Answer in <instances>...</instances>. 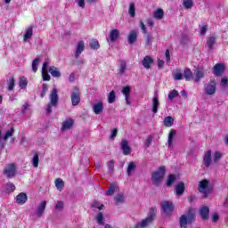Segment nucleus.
<instances>
[{"label": "nucleus", "mask_w": 228, "mask_h": 228, "mask_svg": "<svg viewBox=\"0 0 228 228\" xmlns=\"http://www.w3.org/2000/svg\"><path fill=\"white\" fill-rule=\"evenodd\" d=\"M167 174V168L165 166L159 167V169L151 174V182L154 186H160Z\"/></svg>", "instance_id": "f257e3e1"}, {"label": "nucleus", "mask_w": 228, "mask_h": 228, "mask_svg": "<svg viewBox=\"0 0 228 228\" xmlns=\"http://www.w3.org/2000/svg\"><path fill=\"white\" fill-rule=\"evenodd\" d=\"M196 216H195V209L193 208H189L187 210L186 215H183L180 217V227L181 228H187L188 224H193V221L195 220Z\"/></svg>", "instance_id": "f03ea898"}, {"label": "nucleus", "mask_w": 228, "mask_h": 228, "mask_svg": "<svg viewBox=\"0 0 228 228\" xmlns=\"http://www.w3.org/2000/svg\"><path fill=\"white\" fill-rule=\"evenodd\" d=\"M198 191H200V193H202L203 199H208L211 191H213V188L211 187V183H209V180L208 179L201 180L198 186Z\"/></svg>", "instance_id": "7ed1b4c3"}, {"label": "nucleus", "mask_w": 228, "mask_h": 228, "mask_svg": "<svg viewBox=\"0 0 228 228\" xmlns=\"http://www.w3.org/2000/svg\"><path fill=\"white\" fill-rule=\"evenodd\" d=\"M156 213H157L156 207H151L150 208V216L147 218L142 219L141 223H137L134 228L148 227L150 224H152L154 220V216H156Z\"/></svg>", "instance_id": "20e7f679"}, {"label": "nucleus", "mask_w": 228, "mask_h": 228, "mask_svg": "<svg viewBox=\"0 0 228 228\" xmlns=\"http://www.w3.org/2000/svg\"><path fill=\"white\" fill-rule=\"evenodd\" d=\"M53 106H58V89L53 88L50 94V102L46 106V113H53Z\"/></svg>", "instance_id": "39448f33"}, {"label": "nucleus", "mask_w": 228, "mask_h": 228, "mask_svg": "<svg viewBox=\"0 0 228 228\" xmlns=\"http://www.w3.org/2000/svg\"><path fill=\"white\" fill-rule=\"evenodd\" d=\"M70 97L72 106H77L81 102V91L79 87L76 86L73 87Z\"/></svg>", "instance_id": "423d86ee"}, {"label": "nucleus", "mask_w": 228, "mask_h": 228, "mask_svg": "<svg viewBox=\"0 0 228 228\" xmlns=\"http://www.w3.org/2000/svg\"><path fill=\"white\" fill-rule=\"evenodd\" d=\"M4 175H6L8 179H13L17 175V166L15 163H11L4 168Z\"/></svg>", "instance_id": "0eeeda50"}, {"label": "nucleus", "mask_w": 228, "mask_h": 228, "mask_svg": "<svg viewBox=\"0 0 228 228\" xmlns=\"http://www.w3.org/2000/svg\"><path fill=\"white\" fill-rule=\"evenodd\" d=\"M161 209H162V213H164V215H166V216H170L172 215V213H174V203H172L169 200H165L161 203Z\"/></svg>", "instance_id": "6e6552de"}, {"label": "nucleus", "mask_w": 228, "mask_h": 228, "mask_svg": "<svg viewBox=\"0 0 228 228\" xmlns=\"http://www.w3.org/2000/svg\"><path fill=\"white\" fill-rule=\"evenodd\" d=\"M204 92L206 95H215L216 94V81L210 80L204 86Z\"/></svg>", "instance_id": "1a4fd4ad"}, {"label": "nucleus", "mask_w": 228, "mask_h": 228, "mask_svg": "<svg viewBox=\"0 0 228 228\" xmlns=\"http://www.w3.org/2000/svg\"><path fill=\"white\" fill-rule=\"evenodd\" d=\"M121 150L123 151V154L124 156H129V154H131L132 150H131V146H129V142H127V140L123 139L121 141Z\"/></svg>", "instance_id": "9d476101"}, {"label": "nucleus", "mask_w": 228, "mask_h": 228, "mask_svg": "<svg viewBox=\"0 0 228 228\" xmlns=\"http://www.w3.org/2000/svg\"><path fill=\"white\" fill-rule=\"evenodd\" d=\"M211 150H208L203 157V162L207 168L211 167V163H213V157L211 156Z\"/></svg>", "instance_id": "9b49d317"}, {"label": "nucleus", "mask_w": 228, "mask_h": 228, "mask_svg": "<svg viewBox=\"0 0 228 228\" xmlns=\"http://www.w3.org/2000/svg\"><path fill=\"white\" fill-rule=\"evenodd\" d=\"M121 94L125 95V100L127 106H131V101H129V99H131V86H124L121 91Z\"/></svg>", "instance_id": "f8f14e48"}, {"label": "nucleus", "mask_w": 228, "mask_h": 228, "mask_svg": "<svg viewBox=\"0 0 228 228\" xmlns=\"http://www.w3.org/2000/svg\"><path fill=\"white\" fill-rule=\"evenodd\" d=\"M186 190V186L184 185V182H180L175 187V191L177 197H182L184 194V191Z\"/></svg>", "instance_id": "ddd939ff"}, {"label": "nucleus", "mask_w": 228, "mask_h": 228, "mask_svg": "<svg viewBox=\"0 0 228 228\" xmlns=\"http://www.w3.org/2000/svg\"><path fill=\"white\" fill-rule=\"evenodd\" d=\"M28 202V194L26 192H20L16 196V204L24 206V203Z\"/></svg>", "instance_id": "4468645a"}, {"label": "nucleus", "mask_w": 228, "mask_h": 228, "mask_svg": "<svg viewBox=\"0 0 228 228\" xmlns=\"http://www.w3.org/2000/svg\"><path fill=\"white\" fill-rule=\"evenodd\" d=\"M215 76H222L225 70V65L224 63H217L213 68Z\"/></svg>", "instance_id": "2eb2a0df"}, {"label": "nucleus", "mask_w": 228, "mask_h": 228, "mask_svg": "<svg viewBox=\"0 0 228 228\" xmlns=\"http://www.w3.org/2000/svg\"><path fill=\"white\" fill-rule=\"evenodd\" d=\"M93 110L95 115H101L102 111H104V103L102 102H99L93 104Z\"/></svg>", "instance_id": "dca6fc26"}, {"label": "nucleus", "mask_w": 228, "mask_h": 228, "mask_svg": "<svg viewBox=\"0 0 228 228\" xmlns=\"http://www.w3.org/2000/svg\"><path fill=\"white\" fill-rule=\"evenodd\" d=\"M152 63H154V60L149 55H146L142 61V65L147 69H151Z\"/></svg>", "instance_id": "f3484780"}, {"label": "nucleus", "mask_w": 228, "mask_h": 228, "mask_svg": "<svg viewBox=\"0 0 228 228\" xmlns=\"http://www.w3.org/2000/svg\"><path fill=\"white\" fill-rule=\"evenodd\" d=\"M138 40V31L136 30H131L128 35V44L129 45H133Z\"/></svg>", "instance_id": "a211bd4d"}, {"label": "nucleus", "mask_w": 228, "mask_h": 228, "mask_svg": "<svg viewBox=\"0 0 228 228\" xmlns=\"http://www.w3.org/2000/svg\"><path fill=\"white\" fill-rule=\"evenodd\" d=\"M200 215L202 220H208V218H209V208H208L207 206H202L200 208Z\"/></svg>", "instance_id": "6ab92c4d"}, {"label": "nucleus", "mask_w": 228, "mask_h": 228, "mask_svg": "<svg viewBox=\"0 0 228 228\" xmlns=\"http://www.w3.org/2000/svg\"><path fill=\"white\" fill-rule=\"evenodd\" d=\"M74 126V119L72 118H68L65 121L62 122L61 130L67 131Z\"/></svg>", "instance_id": "aec40b11"}, {"label": "nucleus", "mask_w": 228, "mask_h": 228, "mask_svg": "<svg viewBox=\"0 0 228 228\" xmlns=\"http://www.w3.org/2000/svg\"><path fill=\"white\" fill-rule=\"evenodd\" d=\"M205 77L206 73L204 72V69L202 68H198L195 71L194 81H196V83H199V81H200V79H203V77Z\"/></svg>", "instance_id": "412c9836"}, {"label": "nucleus", "mask_w": 228, "mask_h": 228, "mask_svg": "<svg viewBox=\"0 0 228 228\" xmlns=\"http://www.w3.org/2000/svg\"><path fill=\"white\" fill-rule=\"evenodd\" d=\"M48 72L53 77H61V72L56 66H51L48 69Z\"/></svg>", "instance_id": "4be33fe9"}, {"label": "nucleus", "mask_w": 228, "mask_h": 228, "mask_svg": "<svg viewBox=\"0 0 228 228\" xmlns=\"http://www.w3.org/2000/svg\"><path fill=\"white\" fill-rule=\"evenodd\" d=\"M83 51H85V42L79 41L77 45V51L75 52V58H79Z\"/></svg>", "instance_id": "5701e85b"}, {"label": "nucleus", "mask_w": 228, "mask_h": 228, "mask_svg": "<svg viewBox=\"0 0 228 228\" xmlns=\"http://www.w3.org/2000/svg\"><path fill=\"white\" fill-rule=\"evenodd\" d=\"M119 37H120V31L117 28L112 29L110 33V42H117Z\"/></svg>", "instance_id": "b1692460"}, {"label": "nucleus", "mask_w": 228, "mask_h": 228, "mask_svg": "<svg viewBox=\"0 0 228 228\" xmlns=\"http://www.w3.org/2000/svg\"><path fill=\"white\" fill-rule=\"evenodd\" d=\"M183 77L185 81H191L193 79V71H191V69L185 68L183 70Z\"/></svg>", "instance_id": "393cba45"}, {"label": "nucleus", "mask_w": 228, "mask_h": 228, "mask_svg": "<svg viewBox=\"0 0 228 228\" xmlns=\"http://www.w3.org/2000/svg\"><path fill=\"white\" fill-rule=\"evenodd\" d=\"M47 206V201H42L40 205L37 207V216H42L44 215V211H45V208Z\"/></svg>", "instance_id": "a878e982"}, {"label": "nucleus", "mask_w": 228, "mask_h": 228, "mask_svg": "<svg viewBox=\"0 0 228 228\" xmlns=\"http://www.w3.org/2000/svg\"><path fill=\"white\" fill-rule=\"evenodd\" d=\"M175 134H177V131H175V129H171L167 140L168 147H172V145H174V136H175Z\"/></svg>", "instance_id": "bb28decb"}, {"label": "nucleus", "mask_w": 228, "mask_h": 228, "mask_svg": "<svg viewBox=\"0 0 228 228\" xmlns=\"http://www.w3.org/2000/svg\"><path fill=\"white\" fill-rule=\"evenodd\" d=\"M33 37V27H28L25 29V34L23 36V40L26 42V40H29Z\"/></svg>", "instance_id": "cd10ccee"}, {"label": "nucleus", "mask_w": 228, "mask_h": 228, "mask_svg": "<svg viewBox=\"0 0 228 228\" xmlns=\"http://www.w3.org/2000/svg\"><path fill=\"white\" fill-rule=\"evenodd\" d=\"M175 181H177V176H175V175L174 174H170L167 176V180L166 181V184L167 187L172 186V184H174L175 183Z\"/></svg>", "instance_id": "c85d7f7f"}, {"label": "nucleus", "mask_w": 228, "mask_h": 228, "mask_svg": "<svg viewBox=\"0 0 228 228\" xmlns=\"http://www.w3.org/2000/svg\"><path fill=\"white\" fill-rule=\"evenodd\" d=\"M119 63L120 64H119V72H118V74L120 76H122L123 74L126 73V69H127V62L126 61H124V60H121L119 61Z\"/></svg>", "instance_id": "c756f323"}, {"label": "nucleus", "mask_w": 228, "mask_h": 228, "mask_svg": "<svg viewBox=\"0 0 228 228\" xmlns=\"http://www.w3.org/2000/svg\"><path fill=\"white\" fill-rule=\"evenodd\" d=\"M163 124L165 127H172L174 126V118L167 116L164 118Z\"/></svg>", "instance_id": "7c9ffc66"}, {"label": "nucleus", "mask_w": 228, "mask_h": 228, "mask_svg": "<svg viewBox=\"0 0 228 228\" xmlns=\"http://www.w3.org/2000/svg\"><path fill=\"white\" fill-rule=\"evenodd\" d=\"M19 86L21 90H24L28 86V78L26 77H20L19 78Z\"/></svg>", "instance_id": "2f4dec72"}, {"label": "nucleus", "mask_w": 228, "mask_h": 228, "mask_svg": "<svg viewBox=\"0 0 228 228\" xmlns=\"http://www.w3.org/2000/svg\"><path fill=\"white\" fill-rule=\"evenodd\" d=\"M55 186L59 191H62L63 188L65 187V182H63L61 178H57L55 180Z\"/></svg>", "instance_id": "473e14b6"}, {"label": "nucleus", "mask_w": 228, "mask_h": 228, "mask_svg": "<svg viewBox=\"0 0 228 228\" xmlns=\"http://www.w3.org/2000/svg\"><path fill=\"white\" fill-rule=\"evenodd\" d=\"M153 17L158 20H161V19L165 17V12L163 11V9H158L157 11L154 12Z\"/></svg>", "instance_id": "72a5a7b5"}, {"label": "nucleus", "mask_w": 228, "mask_h": 228, "mask_svg": "<svg viewBox=\"0 0 228 228\" xmlns=\"http://www.w3.org/2000/svg\"><path fill=\"white\" fill-rule=\"evenodd\" d=\"M216 42V37L210 36L209 37H208L207 45L208 49H213V46L215 45Z\"/></svg>", "instance_id": "f704fd0d"}, {"label": "nucleus", "mask_w": 228, "mask_h": 228, "mask_svg": "<svg viewBox=\"0 0 228 228\" xmlns=\"http://www.w3.org/2000/svg\"><path fill=\"white\" fill-rule=\"evenodd\" d=\"M158 108H159V100L158 97H153L152 100V112L158 113Z\"/></svg>", "instance_id": "c9c22d12"}, {"label": "nucleus", "mask_w": 228, "mask_h": 228, "mask_svg": "<svg viewBox=\"0 0 228 228\" xmlns=\"http://www.w3.org/2000/svg\"><path fill=\"white\" fill-rule=\"evenodd\" d=\"M134 170H136V165L133 161L129 162L127 169H126L127 175H131V174H133V172H134Z\"/></svg>", "instance_id": "e433bc0d"}, {"label": "nucleus", "mask_w": 228, "mask_h": 228, "mask_svg": "<svg viewBox=\"0 0 228 228\" xmlns=\"http://www.w3.org/2000/svg\"><path fill=\"white\" fill-rule=\"evenodd\" d=\"M128 13L132 18L136 17V7L134 6V3L130 4Z\"/></svg>", "instance_id": "4c0bfd02"}, {"label": "nucleus", "mask_w": 228, "mask_h": 228, "mask_svg": "<svg viewBox=\"0 0 228 228\" xmlns=\"http://www.w3.org/2000/svg\"><path fill=\"white\" fill-rule=\"evenodd\" d=\"M90 48L94 51H97V49H100L101 45H99V41L97 39H93L90 43Z\"/></svg>", "instance_id": "58836bf2"}, {"label": "nucleus", "mask_w": 228, "mask_h": 228, "mask_svg": "<svg viewBox=\"0 0 228 228\" xmlns=\"http://www.w3.org/2000/svg\"><path fill=\"white\" fill-rule=\"evenodd\" d=\"M152 40H154V37L151 34L146 35V41H145V46L146 47H152Z\"/></svg>", "instance_id": "ea45409f"}, {"label": "nucleus", "mask_w": 228, "mask_h": 228, "mask_svg": "<svg viewBox=\"0 0 228 228\" xmlns=\"http://www.w3.org/2000/svg\"><path fill=\"white\" fill-rule=\"evenodd\" d=\"M183 4L185 10H191L193 8V0H183Z\"/></svg>", "instance_id": "a19ab883"}, {"label": "nucleus", "mask_w": 228, "mask_h": 228, "mask_svg": "<svg viewBox=\"0 0 228 228\" xmlns=\"http://www.w3.org/2000/svg\"><path fill=\"white\" fill-rule=\"evenodd\" d=\"M115 99H117V94H115V91H111L108 96L109 104H113V102H115Z\"/></svg>", "instance_id": "79ce46f5"}, {"label": "nucleus", "mask_w": 228, "mask_h": 228, "mask_svg": "<svg viewBox=\"0 0 228 228\" xmlns=\"http://www.w3.org/2000/svg\"><path fill=\"white\" fill-rule=\"evenodd\" d=\"M173 77L175 81H181L183 77V74L181 72L180 69H177L175 73H173Z\"/></svg>", "instance_id": "37998d69"}, {"label": "nucleus", "mask_w": 228, "mask_h": 228, "mask_svg": "<svg viewBox=\"0 0 228 228\" xmlns=\"http://www.w3.org/2000/svg\"><path fill=\"white\" fill-rule=\"evenodd\" d=\"M15 133V128L12 126L10 130H8L5 134L4 135V140L6 141L8 140L11 136H13V134Z\"/></svg>", "instance_id": "c03bdc74"}, {"label": "nucleus", "mask_w": 228, "mask_h": 228, "mask_svg": "<svg viewBox=\"0 0 228 228\" xmlns=\"http://www.w3.org/2000/svg\"><path fill=\"white\" fill-rule=\"evenodd\" d=\"M167 97L170 101H174V99H175V97H179V92H177V90L174 89L169 92Z\"/></svg>", "instance_id": "a18cd8bd"}, {"label": "nucleus", "mask_w": 228, "mask_h": 228, "mask_svg": "<svg viewBox=\"0 0 228 228\" xmlns=\"http://www.w3.org/2000/svg\"><path fill=\"white\" fill-rule=\"evenodd\" d=\"M13 88H15V78L11 77L9 78L8 90L9 92H12Z\"/></svg>", "instance_id": "49530a36"}, {"label": "nucleus", "mask_w": 228, "mask_h": 228, "mask_svg": "<svg viewBox=\"0 0 228 228\" xmlns=\"http://www.w3.org/2000/svg\"><path fill=\"white\" fill-rule=\"evenodd\" d=\"M40 61L39 58H36L32 61V70L33 72H37L38 71V63Z\"/></svg>", "instance_id": "de8ad7c7"}, {"label": "nucleus", "mask_w": 228, "mask_h": 228, "mask_svg": "<svg viewBox=\"0 0 228 228\" xmlns=\"http://www.w3.org/2000/svg\"><path fill=\"white\" fill-rule=\"evenodd\" d=\"M15 191V184L12 183L11 182L7 183V188L5 189L6 193H12Z\"/></svg>", "instance_id": "09e8293b"}, {"label": "nucleus", "mask_w": 228, "mask_h": 228, "mask_svg": "<svg viewBox=\"0 0 228 228\" xmlns=\"http://www.w3.org/2000/svg\"><path fill=\"white\" fill-rule=\"evenodd\" d=\"M116 188H117V185L115 183H110V186L106 191V195H114Z\"/></svg>", "instance_id": "8fccbe9b"}, {"label": "nucleus", "mask_w": 228, "mask_h": 228, "mask_svg": "<svg viewBox=\"0 0 228 228\" xmlns=\"http://www.w3.org/2000/svg\"><path fill=\"white\" fill-rule=\"evenodd\" d=\"M38 161H40V159L38 158V153H36L32 159V165L34 168H37V167H38Z\"/></svg>", "instance_id": "3c124183"}, {"label": "nucleus", "mask_w": 228, "mask_h": 228, "mask_svg": "<svg viewBox=\"0 0 228 228\" xmlns=\"http://www.w3.org/2000/svg\"><path fill=\"white\" fill-rule=\"evenodd\" d=\"M49 88L47 87L46 84L42 85V92L40 97L44 99L45 97V94H47Z\"/></svg>", "instance_id": "603ef678"}, {"label": "nucleus", "mask_w": 228, "mask_h": 228, "mask_svg": "<svg viewBox=\"0 0 228 228\" xmlns=\"http://www.w3.org/2000/svg\"><path fill=\"white\" fill-rule=\"evenodd\" d=\"M96 220L99 224V225H102V224H104V216L102 215V212H100L98 215H97V217H96Z\"/></svg>", "instance_id": "864d4df0"}, {"label": "nucleus", "mask_w": 228, "mask_h": 228, "mask_svg": "<svg viewBox=\"0 0 228 228\" xmlns=\"http://www.w3.org/2000/svg\"><path fill=\"white\" fill-rule=\"evenodd\" d=\"M222 159V153L220 151H216L214 153V163H218Z\"/></svg>", "instance_id": "5fc2aeb1"}, {"label": "nucleus", "mask_w": 228, "mask_h": 228, "mask_svg": "<svg viewBox=\"0 0 228 228\" xmlns=\"http://www.w3.org/2000/svg\"><path fill=\"white\" fill-rule=\"evenodd\" d=\"M114 200H116L118 204H122V202H124V194L116 195V197L114 198Z\"/></svg>", "instance_id": "6e6d98bb"}, {"label": "nucleus", "mask_w": 228, "mask_h": 228, "mask_svg": "<svg viewBox=\"0 0 228 228\" xmlns=\"http://www.w3.org/2000/svg\"><path fill=\"white\" fill-rule=\"evenodd\" d=\"M43 81H51V75L47 71H42Z\"/></svg>", "instance_id": "4d7b16f0"}, {"label": "nucleus", "mask_w": 228, "mask_h": 228, "mask_svg": "<svg viewBox=\"0 0 228 228\" xmlns=\"http://www.w3.org/2000/svg\"><path fill=\"white\" fill-rule=\"evenodd\" d=\"M139 28H141V29L144 35H147V27H145V23H143V20H140Z\"/></svg>", "instance_id": "13d9d810"}, {"label": "nucleus", "mask_w": 228, "mask_h": 228, "mask_svg": "<svg viewBox=\"0 0 228 228\" xmlns=\"http://www.w3.org/2000/svg\"><path fill=\"white\" fill-rule=\"evenodd\" d=\"M63 206V201H57V204L55 205V209H57V211H61Z\"/></svg>", "instance_id": "bf43d9fd"}, {"label": "nucleus", "mask_w": 228, "mask_h": 228, "mask_svg": "<svg viewBox=\"0 0 228 228\" xmlns=\"http://www.w3.org/2000/svg\"><path fill=\"white\" fill-rule=\"evenodd\" d=\"M109 170L110 172H113V170H115V160L109 161Z\"/></svg>", "instance_id": "052dcab7"}, {"label": "nucleus", "mask_w": 228, "mask_h": 228, "mask_svg": "<svg viewBox=\"0 0 228 228\" xmlns=\"http://www.w3.org/2000/svg\"><path fill=\"white\" fill-rule=\"evenodd\" d=\"M207 32H208V25H205V26L201 27L200 35L204 37V35H206Z\"/></svg>", "instance_id": "680f3d73"}, {"label": "nucleus", "mask_w": 228, "mask_h": 228, "mask_svg": "<svg viewBox=\"0 0 228 228\" xmlns=\"http://www.w3.org/2000/svg\"><path fill=\"white\" fill-rule=\"evenodd\" d=\"M164 66H165V61L159 59L158 60V67H159V70H161V69H163Z\"/></svg>", "instance_id": "e2e57ef3"}, {"label": "nucleus", "mask_w": 228, "mask_h": 228, "mask_svg": "<svg viewBox=\"0 0 228 228\" xmlns=\"http://www.w3.org/2000/svg\"><path fill=\"white\" fill-rule=\"evenodd\" d=\"M219 218H220V216H218V213L216 212L212 216V222H214V224H216Z\"/></svg>", "instance_id": "0e129e2a"}, {"label": "nucleus", "mask_w": 228, "mask_h": 228, "mask_svg": "<svg viewBox=\"0 0 228 228\" xmlns=\"http://www.w3.org/2000/svg\"><path fill=\"white\" fill-rule=\"evenodd\" d=\"M117 133H118V129L114 128L110 135V138L113 139L115 136H117Z\"/></svg>", "instance_id": "69168bd1"}, {"label": "nucleus", "mask_w": 228, "mask_h": 228, "mask_svg": "<svg viewBox=\"0 0 228 228\" xmlns=\"http://www.w3.org/2000/svg\"><path fill=\"white\" fill-rule=\"evenodd\" d=\"M221 85L223 86H228V77H224L221 79Z\"/></svg>", "instance_id": "338daca9"}, {"label": "nucleus", "mask_w": 228, "mask_h": 228, "mask_svg": "<svg viewBox=\"0 0 228 228\" xmlns=\"http://www.w3.org/2000/svg\"><path fill=\"white\" fill-rule=\"evenodd\" d=\"M77 4L78 6H80V8H85V0H77Z\"/></svg>", "instance_id": "774afa93"}]
</instances>
